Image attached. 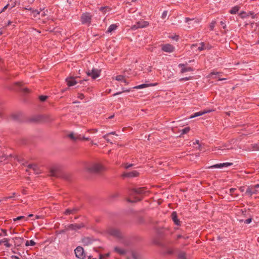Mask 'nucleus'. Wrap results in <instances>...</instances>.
Listing matches in <instances>:
<instances>
[{
  "label": "nucleus",
  "instance_id": "25",
  "mask_svg": "<svg viewBox=\"0 0 259 259\" xmlns=\"http://www.w3.org/2000/svg\"><path fill=\"white\" fill-rule=\"evenodd\" d=\"M239 9L240 7L238 6H234L229 11V13L231 14H235L238 12Z\"/></svg>",
  "mask_w": 259,
  "mask_h": 259
},
{
  "label": "nucleus",
  "instance_id": "33",
  "mask_svg": "<svg viewBox=\"0 0 259 259\" xmlns=\"http://www.w3.org/2000/svg\"><path fill=\"white\" fill-rule=\"evenodd\" d=\"M179 259H186V253L184 252L181 251L178 254Z\"/></svg>",
  "mask_w": 259,
  "mask_h": 259
},
{
  "label": "nucleus",
  "instance_id": "22",
  "mask_svg": "<svg viewBox=\"0 0 259 259\" xmlns=\"http://www.w3.org/2000/svg\"><path fill=\"white\" fill-rule=\"evenodd\" d=\"M171 218L175 224L177 225H180V221L178 219L176 212H173L171 214Z\"/></svg>",
  "mask_w": 259,
  "mask_h": 259
},
{
  "label": "nucleus",
  "instance_id": "43",
  "mask_svg": "<svg viewBox=\"0 0 259 259\" xmlns=\"http://www.w3.org/2000/svg\"><path fill=\"white\" fill-rule=\"evenodd\" d=\"M39 100L41 101H45L47 98V96H39Z\"/></svg>",
  "mask_w": 259,
  "mask_h": 259
},
{
  "label": "nucleus",
  "instance_id": "64",
  "mask_svg": "<svg viewBox=\"0 0 259 259\" xmlns=\"http://www.w3.org/2000/svg\"><path fill=\"white\" fill-rule=\"evenodd\" d=\"M1 63H5L4 61L0 58V64Z\"/></svg>",
  "mask_w": 259,
  "mask_h": 259
},
{
  "label": "nucleus",
  "instance_id": "40",
  "mask_svg": "<svg viewBox=\"0 0 259 259\" xmlns=\"http://www.w3.org/2000/svg\"><path fill=\"white\" fill-rule=\"evenodd\" d=\"M25 217L24 216H19L16 218L13 219L14 222H16L17 221L21 220L22 219H24Z\"/></svg>",
  "mask_w": 259,
  "mask_h": 259
},
{
  "label": "nucleus",
  "instance_id": "3",
  "mask_svg": "<svg viewBox=\"0 0 259 259\" xmlns=\"http://www.w3.org/2000/svg\"><path fill=\"white\" fill-rule=\"evenodd\" d=\"M108 233L110 235L117 239H121L122 237V233L117 229L112 228L108 230Z\"/></svg>",
  "mask_w": 259,
  "mask_h": 259
},
{
  "label": "nucleus",
  "instance_id": "42",
  "mask_svg": "<svg viewBox=\"0 0 259 259\" xmlns=\"http://www.w3.org/2000/svg\"><path fill=\"white\" fill-rule=\"evenodd\" d=\"M108 256H109V253H106V254H100V258L99 259H104Z\"/></svg>",
  "mask_w": 259,
  "mask_h": 259
},
{
  "label": "nucleus",
  "instance_id": "62",
  "mask_svg": "<svg viewBox=\"0 0 259 259\" xmlns=\"http://www.w3.org/2000/svg\"><path fill=\"white\" fill-rule=\"evenodd\" d=\"M189 20H192V19H190V18H185V22H188V21H189Z\"/></svg>",
  "mask_w": 259,
  "mask_h": 259
},
{
  "label": "nucleus",
  "instance_id": "28",
  "mask_svg": "<svg viewBox=\"0 0 259 259\" xmlns=\"http://www.w3.org/2000/svg\"><path fill=\"white\" fill-rule=\"evenodd\" d=\"M44 10V9H40V11H38L37 10H32V14L33 15V16L35 18H38L39 15H40V12Z\"/></svg>",
  "mask_w": 259,
  "mask_h": 259
},
{
  "label": "nucleus",
  "instance_id": "27",
  "mask_svg": "<svg viewBox=\"0 0 259 259\" xmlns=\"http://www.w3.org/2000/svg\"><path fill=\"white\" fill-rule=\"evenodd\" d=\"M117 28V25L115 24H111L108 27L107 32L108 33H111Z\"/></svg>",
  "mask_w": 259,
  "mask_h": 259
},
{
  "label": "nucleus",
  "instance_id": "57",
  "mask_svg": "<svg viewBox=\"0 0 259 259\" xmlns=\"http://www.w3.org/2000/svg\"><path fill=\"white\" fill-rule=\"evenodd\" d=\"M217 74L219 75V74H220V73H219V72H217L216 73H215L214 72H211V73L210 74V75H210V76H212L213 75H217Z\"/></svg>",
  "mask_w": 259,
  "mask_h": 259
},
{
  "label": "nucleus",
  "instance_id": "58",
  "mask_svg": "<svg viewBox=\"0 0 259 259\" xmlns=\"http://www.w3.org/2000/svg\"><path fill=\"white\" fill-rule=\"evenodd\" d=\"M2 231L4 233V236H7L8 235L7 231L6 230H2Z\"/></svg>",
  "mask_w": 259,
  "mask_h": 259
},
{
  "label": "nucleus",
  "instance_id": "18",
  "mask_svg": "<svg viewBox=\"0 0 259 259\" xmlns=\"http://www.w3.org/2000/svg\"><path fill=\"white\" fill-rule=\"evenodd\" d=\"M111 135H115V132H111V133H109L107 134H106V135L104 136H103V138L108 142H110L111 143H113V142H112V141H113V142H115V140H114L113 139V138H112V137H110V136Z\"/></svg>",
  "mask_w": 259,
  "mask_h": 259
},
{
  "label": "nucleus",
  "instance_id": "19",
  "mask_svg": "<svg viewBox=\"0 0 259 259\" xmlns=\"http://www.w3.org/2000/svg\"><path fill=\"white\" fill-rule=\"evenodd\" d=\"M77 210H78V209L76 207H74L72 208H68L65 211L64 214L66 215L74 214L76 212H77Z\"/></svg>",
  "mask_w": 259,
  "mask_h": 259
},
{
  "label": "nucleus",
  "instance_id": "50",
  "mask_svg": "<svg viewBox=\"0 0 259 259\" xmlns=\"http://www.w3.org/2000/svg\"><path fill=\"white\" fill-rule=\"evenodd\" d=\"M220 23L221 25L223 26V29H225L226 28V25L225 24V23L223 21H221Z\"/></svg>",
  "mask_w": 259,
  "mask_h": 259
},
{
  "label": "nucleus",
  "instance_id": "7",
  "mask_svg": "<svg viewBox=\"0 0 259 259\" xmlns=\"http://www.w3.org/2000/svg\"><path fill=\"white\" fill-rule=\"evenodd\" d=\"M85 170L90 173H95L97 171V164L96 163H88L85 166Z\"/></svg>",
  "mask_w": 259,
  "mask_h": 259
},
{
  "label": "nucleus",
  "instance_id": "2",
  "mask_svg": "<svg viewBox=\"0 0 259 259\" xmlns=\"http://www.w3.org/2000/svg\"><path fill=\"white\" fill-rule=\"evenodd\" d=\"M259 184H256L254 186H249L247 188L246 191V194L249 196H251L253 194H256L259 193Z\"/></svg>",
  "mask_w": 259,
  "mask_h": 259
},
{
  "label": "nucleus",
  "instance_id": "47",
  "mask_svg": "<svg viewBox=\"0 0 259 259\" xmlns=\"http://www.w3.org/2000/svg\"><path fill=\"white\" fill-rule=\"evenodd\" d=\"M98 172H99L100 171L103 170L104 168L101 165H100L98 163Z\"/></svg>",
  "mask_w": 259,
  "mask_h": 259
},
{
  "label": "nucleus",
  "instance_id": "48",
  "mask_svg": "<svg viewBox=\"0 0 259 259\" xmlns=\"http://www.w3.org/2000/svg\"><path fill=\"white\" fill-rule=\"evenodd\" d=\"M132 166H133L132 164H125L124 166L125 168L127 169V168L132 167Z\"/></svg>",
  "mask_w": 259,
  "mask_h": 259
},
{
  "label": "nucleus",
  "instance_id": "52",
  "mask_svg": "<svg viewBox=\"0 0 259 259\" xmlns=\"http://www.w3.org/2000/svg\"><path fill=\"white\" fill-rule=\"evenodd\" d=\"M22 90L24 92V93H27V92H29V89L28 88H23V89H22Z\"/></svg>",
  "mask_w": 259,
  "mask_h": 259
},
{
  "label": "nucleus",
  "instance_id": "21",
  "mask_svg": "<svg viewBox=\"0 0 259 259\" xmlns=\"http://www.w3.org/2000/svg\"><path fill=\"white\" fill-rule=\"evenodd\" d=\"M111 10V9L108 7H101L99 9V11L100 13H102L103 15H105L107 13H109L110 11Z\"/></svg>",
  "mask_w": 259,
  "mask_h": 259
},
{
  "label": "nucleus",
  "instance_id": "36",
  "mask_svg": "<svg viewBox=\"0 0 259 259\" xmlns=\"http://www.w3.org/2000/svg\"><path fill=\"white\" fill-rule=\"evenodd\" d=\"M8 157L5 155L3 154L2 156H0V159L1 162H7V159Z\"/></svg>",
  "mask_w": 259,
  "mask_h": 259
},
{
  "label": "nucleus",
  "instance_id": "9",
  "mask_svg": "<svg viewBox=\"0 0 259 259\" xmlns=\"http://www.w3.org/2000/svg\"><path fill=\"white\" fill-rule=\"evenodd\" d=\"M233 165L231 162H225L216 164L209 166V168H222L224 167H228Z\"/></svg>",
  "mask_w": 259,
  "mask_h": 259
},
{
  "label": "nucleus",
  "instance_id": "51",
  "mask_svg": "<svg viewBox=\"0 0 259 259\" xmlns=\"http://www.w3.org/2000/svg\"><path fill=\"white\" fill-rule=\"evenodd\" d=\"M251 222V219H246L245 221H244V223L246 224H248L249 223H250Z\"/></svg>",
  "mask_w": 259,
  "mask_h": 259
},
{
  "label": "nucleus",
  "instance_id": "56",
  "mask_svg": "<svg viewBox=\"0 0 259 259\" xmlns=\"http://www.w3.org/2000/svg\"><path fill=\"white\" fill-rule=\"evenodd\" d=\"M8 6H9V5H8H8H7L6 6H5L3 8V10L1 11V12H2L5 11L7 9V8H8Z\"/></svg>",
  "mask_w": 259,
  "mask_h": 259
},
{
  "label": "nucleus",
  "instance_id": "31",
  "mask_svg": "<svg viewBox=\"0 0 259 259\" xmlns=\"http://www.w3.org/2000/svg\"><path fill=\"white\" fill-rule=\"evenodd\" d=\"M13 239L14 240V241H18V242L16 243L17 244V246H19L23 242V238H21V237H14L13 238Z\"/></svg>",
  "mask_w": 259,
  "mask_h": 259
},
{
  "label": "nucleus",
  "instance_id": "17",
  "mask_svg": "<svg viewBox=\"0 0 259 259\" xmlns=\"http://www.w3.org/2000/svg\"><path fill=\"white\" fill-rule=\"evenodd\" d=\"M87 73L88 76H91L94 79L97 77V71L95 69L89 70Z\"/></svg>",
  "mask_w": 259,
  "mask_h": 259
},
{
  "label": "nucleus",
  "instance_id": "20",
  "mask_svg": "<svg viewBox=\"0 0 259 259\" xmlns=\"http://www.w3.org/2000/svg\"><path fill=\"white\" fill-rule=\"evenodd\" d=\"M93 240L89 237H85L82 239V242L84 245H88L92 244Z\"/></svg>",
  "mask_w": 259,
  "mask_h": 259
},
{
  "label": "nucleus",
  "instance_id": "39",
  "mask_svg": "<svg viewBox=\"0 0 259 259\" xmlns=\"http://www.w3.org/2000/svg\"><path fill=\"white\" fill-rule=\"evenodd\" d=\"M192 78V77H191V76H189V77H183V78H181L179 79V80L180 81H187V80H189L191 79Z\"/></svg>",
  "mask_w": 259,
  "mask_h": 259
},
{
  "label": "nucleus",
  "instance_id": "54",
  "mask_svg": "<svg viewBox=\"0 0 259 259\" xmlns=\"http://www.w3.org/2000/svg\"><path fill=\"white\" fill-rule=\"evenodd\" d=\"M16 84L18 85L19 87H21L22 85V82H16Z\"/></svg>",
  "mask_w": 259,
  "mask_h": 259
},
{
  "label": "nucleus",
  "instance_id": "61",
  "mask_svg": "<svg viewBox=\"0 0 259 259\" xmlns=\"http://www.w3.org/2000/svg\"><path fill=\"white\" fill-rule=\"evenodd\" d=\"M12 257L14 259H20L19 257H18L17 256H15V255H13L12 256Z\"/></svg>",
  "mask_w": 259,
  "mask_h": 259
},
{
  "label": "nucleus",
  "instance_id": "1",
  "mask_svg": "<svg viewBox=\"0 0 259 259\" xmlns=\"http://www.w3.org/2000/svg\"><path fill=\"white\" fill-rule=\"evenodd\" d=\"M146 192L145 188H139L133 190L131 194L130 198L127 199V201L130 202H136L142 199L141 194Z\"/></svg>",
  "mask_w": 259,
  "mask_h": 259
},
{
  "label": "nucleus",
  "instance_id": "46",
  "mask_svg": "<svg viewBox=\"0 0 259 259\" xmlns=\"http://www.w3.org/2000/svg\"><path fill=\"white\" fill-rule=\"evenodd\" d=\"M77 98L80 100H82L84 98V95L81 93H78L77 95Z\"/></svg>",
  "mask_w": 259,
  "mask_h": 259
},
{
  "label": "nucleus",
  "instance_id": "44",
  "mask_svg": "<svg viewBox=\"0 0 259 259\" xmlns=\"http://www.w3.org/2000/svg\"><path fill=\"white\" fill-rule=\"evenodd\" d=\"M69 137L72 139V140H76V136H74V135L73 134V133H71V134H70L69 135H68Z\"/></svg>",
  "mask_w": 259,
  "mask_h": 259
},
{
  "label": "nucleus",
  "instance_id": "14",
  "mask_svg": "<svg viewBox=\"0 0 259 259\" xmlns=\"http://www.w3.org/2000/svg\"><path fill=\"white\" fill-rule=\"evenodd\" d=\"M156 85H157V83H150V84L144 83V84H140L139 85L135 86V87H133V89H144V88H147L149 87L155 86Z\"/></svg>",
  "mask_w": 259,
  "mask_h": 259
},
{
  "label": "nucleus",
  "instance_id": "45",
  "mask_svg": "<svg viewBox=\"0 0 259 259\" xmlns=\"http://www.w3.org/2000/svg\"><path fill=\"white\" fill-rule=\"evenodd\" d=\"M179 36L178 35H175L174 36H170L169 38H171V39H174L176 41H178V39H179Z\"/></svg>",
  "mask_w": 259,
  "mask_h": 259
},
{
  "label": "nucleus",
  "instance_id": "6",
  "mask_svg": "<svg viewBox=\"0 0 259 259\" xmlns=\"http://www.w3.org/2000/svg\"><path fill=\"white\" fill-rule=\"evenodd\" d=\"M161 49L163 52L170 53L174 52L175 48L171 44H166L161 45Z\"/></svg>",
  "mask_w": 259,
  "mask_h": 259
},
{
  "label": "nucleus",
  "instance_id": "38",
  "mask_svg": "<svg viewBox=\"0 0 259 259\" xmlns=\"http://www.w3.org/2000/svg\"><path fill=\"white\" fill-rule=\"evenodd\" d=\"M190 130V128L189 127H186L182 130V134H187V133H188L189 132Z\"/></svg>",
  "mask_w": 259,
  "mask_h": 259
},
{
  "label": "nucleus",
  "instance_id": "63",
  "mask_svg": "<svg viewBox=\"0 0 259 259\" xmlns=\"http://www.w3.org/2000/svg\"><path fill=\"white\" fill-rule=\"evenodd\" d=\"M89 132H92V133L95 134L96 133V131L94 130H91L90 131H88V133H89Z\"/></svg>",
  "mask_w": 259,
  "mask_h": 259
},
{
  "label": "nucleus",
  "instance_id": "26",
  "mask_svg": "<svg viewBox=\"0 0 259 259\" xmlns=\"http://www.w3.org/2000/svg\"><path fill=\"white\" fill-rule=\"evenodd\" d=\"M115 79L118 81H123L125 84H128V82L124 79V77L121 75H117L115 77Z\"/></svg>",
  "mask_w": 259,
  "mask_h": 259
},
{
  "label": "nucleus",
  "instance_id": "34",
  "mask_svg": "<svg viewBox=\"0 0 259 259\" xmlns=\"http://www.w3.org/2000/svg\"><path fill=\"white\" fill-rule=\"evenodd\" d=\"M3 243H5V245L7 247H10L11 246V244L9 243V239L8 238H4L3 239Z\"/></svg>",
  "mask_w": 259,
  "mask_h": 259
},
{
  "label": "nucleus",
  "instance_id": "30",
  "mask_svg": "<svg viewBox=\"0 0 259 259\" xmlns=\"http://www.w3.org/2000/svg\"><path fill=\"white\" fill-rule=\"evenodd\" d=\"M236 191V188H231L229 190V193L231 195H232V196H233L234 197H237L238 196V194L235 193Z\"/></svg>",
  "mask_w": 259,
  "mask_h": 259
},
{
  "label": "nucleus",
  "instance_id": "4",
  "mask_svg": "<svg viewBox=\"0 0 259 259\" xmlns=\"http://www.w3.org/2000/svg\"><path fill=\"white\" fill-rule=\"evenodd\" d=\"M148 25L149 23L147 21L142 20L137 22L136 24L132 25L131 26V29L133 30H136L138 28L146 27Z\"/></svg>",
  "mask_w": 259,
  "mask_h": 259
},
{
  "label": "nucleus",
  "instance_id": "12",
  "mask_svg": "<svg viewBox=\"0 0 259 259\" xmlns=\"http://www.w3.org/2000/svg\"><path fill=\"white\" fill-rule=\"evenodd\" d=\"M211 46L209 44H205L203 42H201L199 44V46L198 47V50L199 51H201L202 50H209L211 49Z\"/></svg>",
  "mask_w": 259,
  "mask_h": 259
},
{
  "label": "nucleus",
  "instance_id": "60",
  "mask_svg": "<svg viewBox=\"0 0 259 259\" xmlns=\"http://www.w3.org/2000/svg\"><path fill=\"white\" fill-rule=\"evenodd\" d=\"M193 144H194V145H195V144H198V145H199V146H200V145H199V140H196V141H195V142H194V143H193Z\"/></svg>",
  "mask_w": 259,
  "mask_h": 259
},
{
  "label": "nucleus",
  "instance_id": "11",
  "mask_svg": "<svg viewBox=\"0 0 259 259\" xmlns=\"http://www.w3.org/2000/svg\"><path fill=\"white\" fill-rule=\"evenodd\" d=\"M139 172L136 170H133L132 171L128 172H124L122 174L123 177H130V178H133V177H136L138 176Z\"/></svg>",
  "mask_w": 259,
  "mask_h": 259
},
{
  "label": "nucleus",
  "instance_id": "41",
  "mask_svg": "<svg viewBox=\"0 0 259 259\" xmlns=\"http://www.w3.org/2000/svg\"><path fill=\"white\" fill-rule=\"evenodd\" d=\"M215 21H212L211 23L210 24L209 27L210 29L211 30H212L215 26Z\"/></svg>",
  "mask_w": 259,
  "mask_h": 259
},
{
  "label": "nucleus",
  "instance_id": "24",
  "mask_svg": "<svg viewBox=\"0 0 259 259\" xmlns=\"http://www.w3.org/2000/svg\"><path fill=\"white\" fill-rule=\"evenodd\" d=\"M94 137H90V136L85 137V136H83V137H81V140H87V141H91V144L92 145H96V144L95 143H94V140H93V138Z\"/></svg>",
  "mask_w": 259,
  "mask_h": 259
},
{
  "label": "nucleus",
  "instance_id": "53",
  "mask_svg": "<svg viewBox=\"0 0 259 259\" xmlns=\"http://www.w3.org/2000/svg\"><path fill=\"white\" fill-rule=\"evenodd\" d=\"M16 195V193H13V195L10 196H9L8 197H7V199H11V198H12L13 197H14Z\"/></svg>",
  "mask_w": 259,
  "mask_h": 259
},
{
  "label": "nucleus",
  "instance_id": "29",
  "mask_svg": "<svg viewBox=\"0 0 259 259\" xmlns=\"http://www.w3.org/2000/svg\"><path fill=\"white\" fill-rule=\"evenodd\" d=\"M114 250L115 252H117L118 253L121 255L124 254L126 252L124 249L118 247H115Z\"/></svg>",
  "mask_w": 259,
  "mask_h": 259
},
{
  "label": "nucleus",
  "instance_id": "15",
  "mask_svg": "<svg viewBox=\"0 0 259 259\" xmlns=\"http://www.w3.org/2000/svg\"><path fill=\"white\" fill-rule=\"evenodd\" d=\"M210 112H211V110H204L203 111L197 112L195 113L193 115H191L190 117V118H193L194 117H196L202 115L205 113H209Z\"/></svg>",
  "mask_w": 259,
  "mask_h": 259
},
{
  "label": "nucleus",
  "instance_id": "49",
  "mask_svg": "<svg viewBox=\"0 0 259 259\" xmlns=\"http://www.w3.org/2000/svg\"><path fill=\"white\" fill-rule=\"evenodd\" d=\"M167 11H164L162 14V18H164L167 16Z\"/></svg>",
  "mask_w": 259,
  "mask_h": 259
},
{
  "label": "nucleus",
  "instance_id": "10",
  "mask_svg": "<svg viewBox=\"0 0 259 259\" xmlns=\"http://www.w3.org/2000/svg\"><path fill=\"white\" fill-rule=\"evenodd\" d=\"M91 19V16L89 13L83 14L81 17V21L83 24H90Z\"/></svg>",
  "mask_w": 259,
  "mask_h": 259
},
{
  "label": "nucleus",
  "instance_id": "55",
  "mask_svg": "<svg viewBox=\"0 0 259 259\" xmlns=\"http://www.w3.org/2000/svg\"><path fill=\"white\" fill-rule=\"evenodd\" d=\"M76 140H81V136L80 135H77L76 136Z\"/></svg>",
  "mask_w": 259,
  "mask_h": 259
},
{
  "label": "nucleus",
  "instance_id": "5",
  "mask_svg": "<svg viewBox=\"0 0 259 259\" xmlns=\"http://www.w3.org/2000/svg\"><path fill=\"white\" fill-rule=\"evenodd\" d=\"M74 252L76 257L79 259H84L85 256L83 248L81 246L77 247L74 250Z\"/></svg>",
  "mask_w": 259,
  "mask_h": 259
},
{
  "label": "nucleus",
  "instance_id": "8",
  "mask_svg": "<svg viewBox=\"0 0 259 259\" xmlns=\"http://www.w3.org/2000/svg\"><path fill=\"white\" fill-rule=\"evenodd\" d=\"M84 227V225L82 223L80 224H71L66 227L67 230H77L80 229Z\"/></svg>",
  "mask_w": 259,
  "mask_h": 259
},
{
  "label": "nucleus",
  "instance_id": "37",
  "mask_svg": "<svg viewBox=\"0 0 259 259\" xmlns=\"http://www.w3.org/2000/svg\"><path fill=\"white\" fill-rule=\"evenodd\" d=\"M131 91V89H126V90H123V91L122 92H117V93H115L113 95L116 96L118 95H120L122 93H123V92H130Z\"/></svg>",
  "mask_w": 259,
  "mask_h": 259
},
{
  "label": "nucleus",
  "instance_id": "35",
  "mask_svg": "<svg viewBox=\"0 0 259 259\" xmlns=\"http://www.w3.org/2000/svg\"><path fill=\"white\" fill-rule=\"evenodd\" d=\"M35 242L33 240H29V241H26V242L25 243V245L26 246H34L35 245Z\"/></svg>",
  "mask_w": 259,
  "mask_h": 259
},
{
  "label": "nucleus",
  "instance_id": "23",
  "mask_svg": "<svg viewBox=\"0 0 259 259\" xmlns=\"http://www.w3.org/2000/svg\"><path fill=\"white\" fill-rule=\"evenodd\" d=\"M28 168L32 169L35 174H38V167L35 164H29L28 166Z\"/></svg>",
  "mask_w": 259,
  "mask_h": 259
},
{
  "label": "nucleus",
  "instance_id": "16",
  "mask_svg": "<svg viewBox=\"0 0 259 259\" xmlns=\"http://www.w3.org/2000/svg\"><path fill=\"white\" fill-rule=\"evenodd\" d=\"M66 82L68 87H72L75 85L77 83L74 77H68L66 79Z\"/></svg>",
  "mask_w": 259,
  "mask_h": 259
},
{
  "label": "nucleus",
  "instance_id": "59",
  "mask_svg": "<svg viewBox=\"0 0 259 259\" xmlns=\"http://www.w3.org/2000/svg\"><path fill=\"white\" fill-rule=\"evenodd\" d=\"M41 17H44L46 15V12L45 11L42 12L41 13Z\"/></svg>",
  "mask_w": 259,
  "mask_h": 259
},
{
  "label": "nucleus",
  "instance_id": "13",
  "mask_svg": "<svg viewBox=\"0 0 259 259\" xmlns=\"http://www.w3.org/2000/svg\"><path fill=\"white\" fill-rule=\"evenodd\" d=\"M59 171V168L58 166H53L50 169V176L52 177H58Z\"/></svg>",
  "mask_w": 259,
  "mask_h": 259
},
{
  "label": "nucleus",
  "instance_id": "32",
  "mask_svg": "<svg viewBox=\"0 0 259 259\" xmlns=\"http://www.w3.org/2000/svg\"><path fill=\"white\" fill-rule=\"evenodd\" d=\"M184 67H183L181 69V72L182 73H184L187 71H193V69L192 68L190 67H185V66H183Z\"/></svg>",
  "mask_w": 259,
  "mask_h": 259
}]
</instances>
